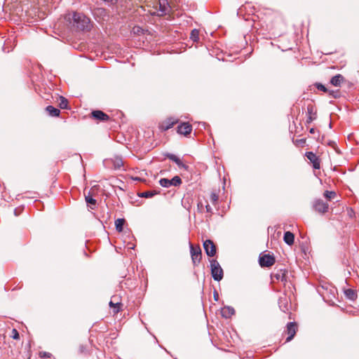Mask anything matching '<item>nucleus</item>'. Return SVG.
I'll use <instances>...</instances> for the list:
<instances>
[{
	"instance_id": "cd10ccee",
	"label": "nucleus",
	"mask_w": 359,
	"mask_h": 359,
	"mask_svg": "<svg viewBox=\"0 0 359 359\" xmlns=\"http://www.w3.org/2000/svg\"><path fill=\"white\" fill-rule=\"evenodd\" d=\"M60 102L59 103V106L61 109H67L68 107V101L64 97H60Z\"/></svg>"
},
{
	"instance_id": "9b49d317",
	"label": "nucleus",
	"mask_w": 359,
	"mask_h": 359,
	"mask_svg": "<svg viewBox=\"0 0 359 359\" xmlns=\"http://www.w3.org/2000/svg\"><path fill=\"white\" fill-rule=\"evenodd\" d=\"M191 130L192 126L188 123H183L177 127V132L185 136L189 135Z\"/></svg>"
},
{
	"instance_id": "0eeeda50",
	"label": "nucleus",
	"mask_w": 359,
	"mask_h": 359,
	"mask_svg": "<svg viewBox=\"0 0 359 359\" xmlns=\"http://www.w3.org/2000/svg\"><path fill=\"white\" fill-rule=\"evenodd\" d=\"M313 208L320 213H325L327 212L329 206L328 204L325 203L323 200L316 199L313 202Z\"/></svg>"
},
{
	"instance_id": "ddd939ff",
	"label": "nucleus",
	"mask_w": 359,
	"mask_h": 359,
	"mask_svg": "<svg viewBox=\"0 0 359 359\" xmlns=\"http://www.w3.org/2000/svg\"><path fill=\"white\" fill-rule=\"evenodd\" d=\"M166 156L173 162H175L180 168H184V170L188 169V166L186 165L177 156L172 154H168Z\"/></svg>"
},
{
	"instance_id": "f257e3e1",
	"label": "nucleus",
	"mask_w": 359,
	"mask_h": 359,
	"mask_svg": "<svg viewBox=\"0 0 359 359\" xmlns=\"http://www.w3.org/2000/svg\"><path fill=\"white\" fill-rule=\"evenodd\" d=\"M72 20L79 29L83 31L90 29V19L84 15L79 13H74Z\"/></svg>"
},
{
	"instance_id": "dca6fc26",
	"label": "nucleus",
	"mask_w": 359,
	"mask_h": 359,
	"mask_svg": "<svg viewBox=\"0 0 359 359\" xmlns=\"http://www.w3.org/2000/svg\"><path fill=\"white\" fill-rule=\"evenodd\" d=\"M177 122V121L173 118H168L166 121L162 123L161 128L164 130H167L171 128Z\"/></svg>"
},
{
	"instance_id": "ea45409f",
	"label": "nucleus",
	"mask_w": 359,
	"mask_h": 359,
	"mask_svg": "<svg viewBox=\"0 0 359 359\" xmlns=\"http://www.w3.org/2000/svg\"><path fill=\"white\" fill-rule=\"evenodd\" d=\"M14 213H15V215H18L17 210L16 209L14 210Z\"/></svg>"
},
{
	"instance_id": "412c9836",
	"label": "nucleus",
	"mask_w": 359,
	"mask_h": 359,
	"mask_svg": "<svg viewBox=\"0 0 359 359\" xmlns=\"http://www.w3.org/2000/svg\"><path fill=\"white\" fill-rule=\"evenodd\" d=\"M160 11L162 14H165L168 11V2L166 0H159Z\"/></svg>"
},
{
	"instance_id": "4c0bfd02",
	"label": "nucleus",
	"mask_w": 359,
	"mask_h": 359,
	"mask_svg": "<svg viewBox=\"0 0 359 359\" xmlns=\"http://www.w3.org/2000/svg\"><path fill=\"white\" fill-rule=\"evenodd\" d=\"M310 133L313 134L315 133V129L314 128H311L310 129Z\"/></svg>"
},
{
	"instance_id": "6e6552de",
	"label": "nucleus",
	"mask_w": 359,
	"mask_h": 359,
	"mask_svg": "<svg viewBox=\"0 0 359 359\" xmlns=\"http://www.w3.org/2000/svg\"><path fill=\"white\" fill-rule=\"evenodd\" d=\"M287 271L285 269H278L271 273V279L273 281L278 280L285 282L287 278Z\"/></svg>"
},
{
	"instance_id": "a878e982",
	"label": "nucleus",
	"mask_w": 359,
	"mask_h": 359,
	"mask_svg": "<svg viewBox=\"0 0 359 359\" xmlns=\"http://www.w3.org/2000/svg\"><path fill=\"white\" fill-rule=\"evenodd\" d=\"M219 200V196L216 192H212L210 196V201L211 203L214 205L217 204Z\"/></svg>"
},
{
	"instance_id": "9d476101",
	"label": "nucleus",
	"mask_w": 359,
	"mask_h": 359,
	"mask_svg": "<svg viewBox=\"0 0 359 359\" xmlns=\"http://www.w3.org/2000/svg\"><path fill=\"white\" fill-rule=\"evenodd\" d=\"M297 331V324L295 323H289L287 325V332L288 334V337L286 339V342H288L292 339L294 336L296 334Z\"/></svg>"
},
{
	"instance_id": "f704fd0d",
	"label": "nucleus",
	"mask_w": 359,
	"mask_h": 359,
	"mask_svg": "<svg viewBox=\"0 0 359 359\" xmlns=\"http://www.w3.org/2000/svg\"><path fill=\"white\" fill-rule=\"evenodd\" d=\"M104 2H107L109 4H114L116 2V0H103Z\"/></svg>"
},
{
	"instance_id": "6ab92c4d",
	"label": "nucleus",
	"mask_w": 359,
	"mask_h": 359,
	"mask_svg": "<svg viewBox=\"0 0 359 359\" xmlns=\"http://www.w3.org/2000/svg\"><path fill=\"white\" fill-rule=\"evenodd\" d=\"M346 297L351 301H354L357 298V293L352 289H347L344 290Z\"/></svg>"
},
{
	"instance_id": "c9c22d12",
	"label": "nucleus",
	"mask_w": 359,
	"mask_h": 359,
	"mask_svg": "<svg viewBox=\"0 0 359 359\" xmlns=\"http://www.w3.org/2000/svg\"><path fill=\"white\" fill-rule=\"evenodd\" d=\"M214 299L215 301H218V299H219V294L217 291L214 292Z\"/></svg>"
},
{
	"instance_id": "f3484780",
	"label": "nucleus",
	"mask_w": 359,
	"mask_h": 359,
	"mask_svg": "<svg viewBox=\"0 0 359 359\" xmlns=\"http://www.w3.org/2000/svg\"><path fill=\"white\" fill-rule=\"evenodd\" d=\"M344 81V78L341 74L334 76L330 80L331 84L337 87L340 86Z\"/></svg>"
},
{
	"instance_id": "20e7f679",
	"label": "nucleus",
	"mask_w": 359,
	"mask_h": 359,
	"mask_svg": "<svg viewBox=\"0 0 359 359\" xmlns=\"http://www.w3.org/2000/svg\"><path fill=\"white\" fill-rule=\"evenodd\" d=\"M275 263V258L269 254H261L259 257V264L262 267H270Z\"/></svg>"
},
{
	"instance_id": "72a5a7b5",
	"label": "nucleus",
	"mask_w": 359,
	"mask_h": 359,
	"mask_svg": "<svg viewBox=\"0 0 359 359\" xmlns=\"http://www.w3.org/2000/svg\"><path fill=\"white\" fill-rule=\"evenodd\" d=\"M206 212L209 213H212V208L210 207L209 204L205 205Z\"/></svg>"
},
{
	"instance_id": "2eb2a0df",
	"label": "nucleus",
	"mask_w": 359,
	"mask_h": 359,
	"mask_svg": "<svg viewBox=\"0 0 359 359\" xmlns=\"http://www.w3.org/2000/svg\"><path fill=\"white\" fill-rule=\"evenodd\" d=\"M222 316L225 318H229L235 313V310L231 306H224L221 311Z\"/></svg>"
},
{
	"instance_id": "7c9ffc66",
	"label": "nucleus",
	"mask_w": 359,
	"mask_h": 359,
	"mask_svg": "<svg viewBox=\"0 0 359 359\" xmlns=\"http://www.w3.org/2000/svg\"><path fill=\"white\" fill-rule=\"evenodd\" d=\"M329 93L330 95H331L332 97L334 98H337V97H339V90H329L327 92Z\"/></svg>"
},
{
	"instance_id": "39448f33",
	"label": "nucleus",
	"mask_w": 359,
	"mask_h": 359,
	"mask_svg": "<svg viewBox=\"0 0 359 359\" xmlns=\"http://www.w3.org/2000/svg\"><path fill=\"white\" fill-rule=\"evenodd\" d=\"M190 252L194 265H198L201 262L202 257L201 250L200 247L194 248L193 245L190 243Z\"/></svg>"
},
{
	"instance_id": "b1692460",
	"label": "nucleus",
	"mask_w": 359,
	"mask_h": 359,
	"mask_svg": "<svg viewBox=\"0 0 359 359\" xmlns=\"http://www.w3.org/2000/svg\"><path fill=\"white\" fill-rule=\"evenodd\" d=\"M190 39L194 42H197L199 40V32L198 29H194L191 31Z\"/></svg>"
},
{
	"instance_id": "bb28decb",
	"label": "nucleus",
	"mask_w": 359,
	"mask_h": 359,
	"mask_svg": "<svg viewBox=\"0 0 359 359\" xmlns=\"http://www.w3.org/2000/svg\"><path fill=\"white\" fill-rule=\"evenodd\" d=\"M324 197L327 200L333 199L336 197L337 194L333 191H325L323 194Z\"/></svg>"
},
{
	"instance_id": "1a4fd4ad",
	"label": "nucleus",
	"mask_w": 359,
	"mask_h": 359,
	"mask_svg": "<svg viewBox=\"0 0 359 359\" xmlns=\"http://www.w3.org/2000/svg\"><path fill=\"white\" fill-rule=\"evenodd\" d=\"M305 156L312 163L314 169H320V164L318 157L312 151H308Z\"/></svg>"
},
{
	"instance_id": "f03ea898",
	"label": "nucleus",
	"mask_w": 359,
	"mask_h": 359,
	"mask_svg": "<svg viewBox=\"0 0 359 359\" xmlns=\"http://www.w3.org/2000/svg\"><path fill=\"white\" fill-rule=\"evenodd\" d=\"M211 275L216 281H220L224 276V271L219 262L215 259L210 260Z\"/></svg>"
},
{
	"instance_id": "4be33fe9",
	"label": "nucleus",
	"mask_w": 359,
	"mask_h": 359,
	"mask_svg": "<svg viewBox=\"0 0 359 359\" xmlns=\"http://www.w3.org/2000/svg\"><path fill=\"white\" fill-rule=\"evenodd\" d=\"M86 201L89 205L90 208L91 209H94L96 206V200L93 198L92 196L88 194V196H86Z\"/></svg>"
},
{
	"instance_id": "e433bc0d",
	"label": "nucleus",
	"mask_w": 359,
	"mask_h": 359,
	"mask_svg": "<svg viewBox=\"0 0 359 359\" xmlns=\"http://www.w3.org/2000/svg\"><path fill=\"white\" fill-rule=\"evenodd\" d=\"M135 29H137V32H140V30L141 29V28H140V27H135V28H134V32H136V31H135Z\"/></svg>"
},
{
	"instance_id": "2f4dec72",
	"label": "nucleus",
	"mask_w": 359,
	"mask_h": 359,
	"mask_svg": "<svg viewBox=\"0 0 359 359\" xmlns=\"http://www.w3.org/2000/svg\"><path fill=\"white\" fill-rule=\"evenodd\" d=\"M11 337L14 339H18L20 338L19 333L16 329L12 330Z\"/></svg>"
},
{
	"instance_id": "aec40b11",
	"label": "nucleus",
	"mask_w": 359,
	"mask_h": 359,
	"mask_svg": "<svg viewBox=\"0 0 359 359\" xmlns=\"http://www.w3.org/2000/svg\"><path fill=\"white\" fill-rule=\"evenodd\" d=\"M46 111H48V113L49 114L50 116H58L60 115V110L53 106H48L46 107Z\"/></svg>"
},
{
	"instance_id": "c85d7f7f",
	"label": "nucleus",
	"mask_w": 359,
	"mask_h": 359,
	"mask_svg": "<svg viewBox=\"0 0 359 359\" xmlns=\"http://www.w3.org/2000/svg\"><path fill=\"white\" fill-rule=\"evenodd\" d=\"M121 304L120 303H116L114 304L112 301H110L109 302V306L111 308H114V313H118L121 309Z\"/></svg>"
},
{
	"instance_id": "4468645a",
	"label": "nucleus",
	"mask_w": 359,
	"mask_h": 359,
	"mask_svg": "<svg viewBox=\"0 0 359 359\" xmlns=\"http://www.w3.org/2000/svg\"><path fill=\"white\" fill-rule=\"evenodd\" d=\"M92 116L95 119L100 121H107L109 118V116L100 110H95L92 112Z\"/></svg>"
},
{
	"instance_id": "58836bf2",
	"label": "nucleus",
	"mask_w": 359,
	"mask_h": 359,
	"mask_svg": "<svg viewBox=\"0 0 359 359\" xmlns=\"http://www.w3.org/2000/svg\"><path fill=\"white\" fill-rule=\"evenodd\" d=\"M98 12H100V13H103L104 12V11L103 9H98L97 10Z\"/></svg>"
},
{
	"instance_id": "7ed1b4c3",
	"label": "nucleus",
	"mask_w": 359,
	"mask_h": 359,
	"mask_svg": "<svg viewBox=\"0 0 359 359\" xmlns=\"http://www.w3.org/2000/svg\"><path fill=\"white\" fill-rule=\"evenodd\" d=\"M182 180L179 176H175L171 180L167 178H162L159 180V184L161 187L168 188L171 186L178 187L182 184Z\"/></svg>"
},
{
	"instance_id": "5701e85b",
	"label": "nucleus",
	"mask_w": 359,
	"mask_h": 359,
	"mask_svg": "<svg viewBox=\"0 0 359 359\" xmlns=\"http://www.w3.org/2000/svg\"><path fill=\"white\" fill-rule=\"evenodd\" d=\"M124 223H125L124 219L119 218L115 221L116 229L118 232H121L123 231Z\"/></svg>"
},
{
	"instance_id": "393cba45",
	"label": "nucleus",
	"mask_w": 359,
	"mask_h": 359,
	"mask_svg": "<svg viewBox=\"0 0 359 359\" xmlns=\"http://www.w3.org/2000/svg\"><path fill=\"white\" fill-rule=\"evenodd\" d=\"M155 194H156V193L154 191H144V192H141V193L138 194V196L142 198H149L153 197Z\"/></svg>"
},
{
	"instance_id": "423d86ee",
	"label": "nucleus",
	"mask_w": 359,
	"mask_h": 359,
	"mask_svg": "<svg viewBox=\"0 0 359 359\" xmlns=\"http://www.w3.org/2000/svg\"><path fill=\"white\" fill-rule=\"evenodd\" d=\"M203 248L209 257H214L216 254V246L211 240H205L203 242Z\"/></svg>"
},
{
	"instance_id": "c756f323",
	"label": "nucleus",
	"mask_w": 359,
	"mask_h": 359,
	"mask_svg": "<svg viewBox=\"0 0 359 359\" xmlns=\"http://www.w3.org/2000/svg\"><path fill=\"white\" fill-rule=\"evenodd\" d=\"M315 86L317 88V89L319 90L323 91L325 93H327L328 91V89L322 83H316L315 84Z\"/></svg>"
},
{
	"instance_id": "f8f14e48",
	"label": "nucleus",
	"mask_w": 359,
	"mask_h": 359,
	"mask_svg": "<svg viewBox=\"0 0 359 359\" xmlns=\"http://www.w3.org/2000/svg\"><path fill=\"white\" fill-rule=\"evenodd\" d=\"M307 114L308 117L306 119V123L309 124L311 123L313 120H315L317 117L316 116V111L315 109V107L313 104H309L307 106Z\"/></svg>"
},
{
	"instance_id": "473e14b6",
	"label": "nucleus",
	"mask_w": 359,
	"mask_h": 359,
	"mask_svg": "<svg viewBox=\"0 0 359 359\" xmlns=\"http://www.w3.org/2000/svg\"><path fill=\"white\" fill-rule=\"evenodd\" d=\"M39 355L41 358H50L51 354L50 353H48V352L41 351V352L39 353Z\"/></svg>"
},
{
	"instance_id": "a211bd4d",
	"label": "nucleus",
	"mask_w": 359,
	"mask_h": 359,
	"mask_svg": "<svg viewBox=\"0 0 359 359\" xmlns=\"http://www.w3.org/2000/svg\"><path fill=\"white\" fill-rule=\"evenodd\" d=\"M283 240L285 243H287L289 245H292L294 243V236L290 231H286L284 233Z\"/></svg>"
}]
</instances>
